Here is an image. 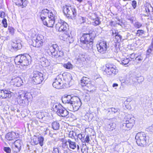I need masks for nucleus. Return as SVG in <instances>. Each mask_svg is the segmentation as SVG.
<instances>
[{"instance_id":"obj_24","label":"nucleus","mask_w":153,"mask_h":153,"mask_svg":"<svg viewBox=\"0 0 153 153\" xmlns=\"http://www.w3.org/2000/svg\"><path fill=\"white\" fill-rule=\"evenodd\" d=\"M134 125L130 123H128L126 122L123 123L121 127L123 129L125 130H128L131 129L133 126Z\"/></svg>"},{"instance_id":"obj_43","label":"nucleus","mask_w":153,"mask_h":153,"mask_svg":"<svg viewBox=\"0 0 153 153\" xmlns=\"http://www.w3.org/2000/svg\"><path fill=\"white\" fill-rule=\"evenodd\" d=\"M119 110V109L118 108H112L109 109L108 112H113L114 113H115L118 111Z\"/></svg>"},{"instance_id":"obj_61","label":"nucleus","mask_w":153,"mask_h":153,"mask_svg":"<svg viewBox=\"0 0 153 153\" xmlns=\"http://www.w3.org/2000/svg\"><path fill=\"white\" fill-rule=\"evenodd\" d=\"M85 141L87 143H88L90 141V138L88 135H87L85 138Z\"/></svg>"},{"instance_id":"obj_40","label":"nucleus","mask_w":153,"mask_h":153,"mask_svg":"<svg viewBox=\"0 0 153 153\" xmlns=\"http://www.w3.org/2000/svg\"><path fill=\"white\" fill-rule=\"evenodd\" d=\"M144 31L143 30H138L136 33V35L137 36H140L143 34Z\"/></svg>"},{"instance_id":"obj_6","label":"nucleus","mask_w":153,"mask_h":153,"mask_svg":"<svg viewBox=\"0 0 153 153\" xmlns=\"http://www.w3.org/2000/svg\"><path fill=\"white\" fill-rule=\"evenodd\" d=\"M148 137L143 132L138 133L135 136L137 144L140 146L144 147L148 144Z\"/></svg>"},{"instance_id":"obj_34","label":"nucleus","mask_w":153,"mask_h":153,"mask_svg":"<svg viewBox=\"0 0 153 153\" xmlns=\"http://www.w3.org/2000/svg\"><path fill=\"white\" fill-rule=\"evenodd\" d=\"M65 33L63 34L60 36V39L62 40L66 41L67 38V37H68V33H69L68 31L67 32H65Z\"/></svg>"},{"instance_id":"obj_53","label":"nucleus","mask_w":153,"mask_h":153,"mask_svg":"<svg viewBox=\"0 0 153 153\" xmlns=\"http://www.w3.org/2000/svg\"><path fill=\"white\" fill-rule=\"evenodd\" d=\"M79 21L81 23H84L85 21V18L82 17H80L79 18Z\"/></svg>"},{"instance_id":"obj_52","label":"nucleus","mask_w":153,"mask_h":153,"mask_svg":"<svg viewBox=\"0 0 153 153\" xmlns=\"http://www.w3.org/2000/svg\"><path fill=\"white\" fill-rule=\"evenodd\" d=\"M132 6L133 7V8L134 9H135L137 6V2L135 0H134L132 1V4H131Z\"/></svg>"},{"instance_id":"obj_50","label":"nucleus","mask_w":153,"mask_h":153,"mask_svg":"<svg viewBox=\"0 0 153 153\" xmlns=\"http://www.w3.org/2000/svg\"><path fill=\"white\" fill-rule=\"evenodd\" d=\"M115 38L117 39V41L119 42L122 39V36L120 35L119 33L118 34V35H117L116 36H115Z\"/></svg>"},{"instance_id":"obj_7","label":"nucleus","mask_w":153,"mask_h":153,"mask_svg":"<svg viewBox=\"0 0 153 153\" xmlns=\"http://www.w3.org/2000/svg\"><path fill=\"white\" fill-rule=\"evenodd\" d=\"M52 109L60 116L65 117L67 116L68 114V112L60 104L58 103H56L53 104L52 106Z\"/></svg>"},{"instance_id":"obj_12","label":"nucleus","mask_w":153,"mask_h":153,"mask_svg":"<svg viewBox=\"0 0 153 153\" xmlns=\"http://www.w3.org/2000/svg\"><path fill=\"white\" fill-rule=\"evenodd\" d=\"M106 68L105 69L104 71L107 74L115 75L117 74L118 72V70L114 65L108 63L106 65Z\"/></svg>"},{"instance_id":"obj_38","label":"nucleus","mask_w":153,"mask_h":153,"mask_svg":"<svg viewBox=\"0 0 153 153\" xmlns=\"http://www.w3.org/2000/svg\"><path fill=\"white\" fill-rule=\"evenodd\" d=\"M76 135V134L75 132H74L73 131H70L69 132L68 136L69 137H71L72 139L75 138V136Z\"/></svg>"},{"instance_id":"obj_59","label":"nucleus","mask_w":153,"mask_h":153,"mask_svg":"<svg viewBox=\"0 0 153 153\" xmlns=\"http://www.w3.org/2000/svg\"><path fill=\"white\" fill-rule=\"evenodd\" d=\"M79 57L81 60H84V59H85V56L84 54H80Z\"/></svg>"},{"instance_id":"obj_26","label":"nucleus","mask_w":153,"mask_h":153,"mask_svg":"<svg viewBox=\"0 0 153 153\" xmlns=\"http://www.w3.org/2000/svg\"><path fill=\"white\" fill-rule=\"evenodd\" d=\"M68 141L69 146L71 149H74L76 148V143L72 141L69 139H68Z\"/></svg>"},{"instance_id":"obj_48","label":"nucleus","mask_w":153,"mask_h":153,"mask_svg":"<svg viewBox=\"0 0 153 153\" xmlns=\"http://www.w3.org/2000/svg\"><path fill=\"white\" fill-rule=\"evenodd\" d=\"M112 36H116L117 35H118L119 34L118 31L117 30H112Z\"/></svg>"},{"instance_id":"obj_5","label":"nucleus","mask_w":153,"mask_h":153,"mask_svg":"<svg viewBox=\"0 0 153 153\" xmlns=\"http://www.w3.org/2000/svg\"><path fill=\"white\" fill-rule=\"evenodd\" d=\"M30 57L28 54L18 55L14 59L15 63L22 66H26L29 64Z\"/></svg>"},{"instance_id":"obj_22","label":"nucleus","mask_w":153,"mask_h":153,"mask_svg":"<svg viewBox=\"0 0 153 153\" xmlns=\"http://www.w3.org/2000/svg\"><path fill=\"white\" fill-rule=\"evenodd\" d=\"M11 47L15 51L20 49L22 48V45L20 43H17V42H12L11 44Z\"/></svg>"},{"instance_id":"obj_10","label":"nucleus","mask_w":153,"mask_h":153,"mask_svg":"<svg viewBox=\"0 0 153 153\" xmlns=\"http://www.w3.org/2000/svg\"><path fill=\"white\" fill-rule=\"evenodd\" d=\"M32 40V45L37 48L42 46L45 42L44 36L41 35H38L36 37H33Z\"/></svg>"},{"instance_id":"obj_47","label":"nucleus","mask_w":153,"mask_h":153,"mask_svg":"<svg viewBox=\"0 0 153 153\" xmlns=\"http://www.w3.org/2000/svg\"><path fill=\"white\" fill-rule=\"evenodd\" d=\"M4 150L7 153H10L11 152V149L9 147H4Z\"/></svg>"},{"instance_id":"obj_49","label":"nucleus","mask_w":153,"mask_h":153,"mask_svg":"<svg viewBox=\"0 0 153 153\" xmlns=\"http://www.w3.org/2000/svg\"><path fill=\"white\" fill-rule=\"evenodd\" d=\"M85 86V89H87V88L89 89H91L93 87V85L89 82Z\"/></svg>"},{"instance_id":"obj_33","label":"nucleus","mask_w":153,"mask_h":153,"mask_svg":"<svg viewBox=\"0 0 153 153\" xmlns=\"http://www.w3.org/2000/svg\"><path fill=\"white\" fill-rule=\"evenodd\" d=\"M47 113L45 112H38V113L37 114V117L38 118L40 119H42L43 117H45Z\"/></svg>"},{"instance_id":"obj_11","label":"nucleus","mask_w":153,"mask_h":153,"mask_svg":"<svg viewBox=\"0 0 153 153\" xmlns=\"http://www.w3.org/2000/svg\"><path fill=\"white\" fill-rule=\"evenodd\" d=\"M55 27L56 30L59 32H67L69 29L67 23L62 20H58Z\"/></svg>"},{"instance_id":"obj_2","label":"nucleus","mask_w":153,"mask_h":153,"mask_svg":"<svg viewBox=\"0 0 153 153\" xmlns=\"http://www.w3.org/2000/svg\"><path fill=\"white\" fill-rule=\"evenodd\" d=\"M94 38L91 34H83L80 38L81 47L85 49H91L92 48L93 41Z\"/></svg>"},{"instance_id":"obj_14","label":"nucleus","mask_w":153,"mask_h":153,"mask_svg":"<svg viewBox=\"0 0 153 153\" xmlns=\"http://www.w3.org/2000/svg\"><path fill=\"white\" fill-rule=\"evenodd\" d=\"M19 137L18 133L12 131L7 133L5 135L6 139L8 140H14Z\"/></svg>"},{"instance_id":"obj_28","label":"nucleus","mask_w":153,"mask_h":153,"mask_svg":"<svg viewBox=\"0 0 153 153\" xmlns=\"http://www.w3.org/2000/svg\"><path fill=\"white\" fill-rule=\"evenodd\" d=\"M61 140L62 142V147L64 149L68 148V139L66 140L62 139Z\"/></svg>"},{"instance_id":"obj_19","label":"nucleus","mask_w":153,"mask_h":153,"mask_svg":"<svg viewBox=\"0 0 153 153\" xmlns=\"http://www.w3.org/2000/svg\"><path fill=\"white\" fill-rule=\"evenodd\" d=\"M49 13V11L47 9H44L42 10L40 14V18L42 20L46 19V16H48V14Z\"/></svg>"},{"instance_id":"obj_21","label":"nucleus","mask_w":153,"mask_h":153,"mask_svg":"<svg viewBox=\"0 0 153 153\" xmlns=\"http://www.w3.org/2000/svg\"><path fill=\"white\" fill-rule=\"evenodd\" d=\"M12 81L14 82V85L17 87L21 86L22 82V79L19 77L13 79Z\"/></svg>"},{"instance_id":"obj_25","label":"nucleus","mask_w":153,"mask_h":153,"mask_svg":"<svg viewBox=\"0 0 153 153\" xmlns=\"http://www.w3.org/2000/svg\"><path fill=\"white\" fill-rule=\"evenodd\" d=\"M40 62L42 65L43 67H46L50 65L49 62L45 58L42 57L41 59Z\"/></svg>"},{"instance_id":"obj_4","label":"nucleus","mask_w":153,"mask_h":153,"mask_svg":"<svg viewBox=\"0 0 153 153\" xmlns=\"http://www.w3.org/2000/svg\"><path fill=\"white\" fill-rule=\"evenodd\" d=\"M30 96L31 95L30 93H25L24 91L19 92L17 97L18 104L23 107L26 106Z\"/></svg>"},{"instance_id":"obj_44","label":"nucleus","mask_w":153,"mask_h":153,"mask_svg":"<svg viewBox=\"0 0 153 153\" xmlns=\"http://www.w3.org/2000/svg\"><path fill=\"white\" fill-rule=\"evenodd\" d=\"M2 23L3 25V26L6 28L7 27V19H6L4 18L2 21Z\"/></svg>"},{"instance_id":"obj_58","label":"nucleus","mask_w":153,"mask_h":153,"mask_svg":"<svg viewBox=\"0 0 153 153\" xmlns=\"http://www.w3.org/2000/svg\"><path fill=\"white\" fill-rule=\"evenodd\" d=\"M1 13L0 14V17L2 18H4L5 17V13L3 11H0Z\"/></svg>"},{"instance_id":"obj_13","label":"nucleus","mask_w":153,"mask_h":153,"mask_svg":"<svg viewBox=\"0 0 153 153\" xmlns=\"http://www.w3.org/2000/svg\"><path fill=\"white\" fill-rule=\"evenodd\" d=\"M98 51L101 53L103 54L106 53L107 50V45L106 42L102 41L97 45Z\"/></svg>"},{"instance_id":"obj_62","label":"nucleus","mask_w":153,"mask_h":153,"mask_svg":"<svg viewBox=\"0 0 153 153\" xmlns=\"http://www.w3.org/2000/svg\"><path fill=\"white\" fill-rule=\"evenodd\" d=\"M77 137L79 139L81 140L83 137L82 135L80 134H78L77 135Z\"/></svg>"},{"instance_id":"obj_29","label":"nucleus","mask_w":153,"mask_h":153,"mask_svg":"<svg viewBox=\"0 0 153 153\" xmlns=\"http://www.w3.org/2000/svg\"><path fill=\"white\" fill-rule=\"evenodd\" d=\"M125 122L134 125V118L133 117H128L126 118Z\"/></svg>"},{"instance_id":"obj_63","label":"nucleus","mask_w":153,"mask_h":153,"mask_svg":"<svg viewBox=\"0 0 153 153\" xmlns=\"http://www.w3.org/2000/svg\"><path fill=\"white\" fill-rule=\"evenodd\" d=\"M118 86V85L116 83H114L113 84L112 86L113 87H117Z\"/></svg>"},{"instance_id":"obj_56","label":"nucleus","mask_w":153,"mask_h":153,"mask_svg":"<svg viewBox=\"0 0 153 153\" xmlns=\"http://www.w3.org/2000/svg\"><path fill=\"white\" fill-rule=\"evenodd\" d=\"M148 131L152 133H153V124L148 127Z\"/></svg>"},{"instance_id":"obj_41","label":"nucleus","mask_w":153,"mask_h":153,"mask_svg":"<svg viewBox=\"0 0 153 153\" xmlns=\"http://www.w3.org/2000/svg\"><path fill=\"white\" fill-rule=\"evenodd\" d=\"M64 67L67 69H71L72 68V65L69 62H68L66 64L64 65Z\"/></svg>"},{"instance_id":"obj_18","label":"nucleus","mask_w":153,"mask_h":153,"mask_svg":"<svg viewBox=\"0 0 153 153\" xmlns=\"http://www.w3.org/2000/svg\"><path fill=\"white\" fill-rule=\"evenodd\" d=\"M11 93L10 91L8 90H2L0 91V98H6L7 97H10L11 96Z\"/></svg>"},{"instance_id":"obj_16","label":"nucleus","mask_w":153,"mask_h":153,"mask_svg":"<svg viewBox=\"0 0 153 153\" xmlns=\"http://www.w3.org/2000/svg\"><path fill=\"white\" fill-rule=\"evenodd\" d=\"M62 80L59 76H57L55 79L53 83V86L58 89H59L61 88V83Z\"/></svg>"},{"instance_id":"obj_20","label":"nucleus","mask_w":153,"mask_h":153,"mask_svg":"<svg viewBox=\"0 0 153 153\" xmlns=\"http://www.w3.org/2000/svg\"><path fill=\"white\" fill-rule=\"evenodd\" d=\"M14 144L15 147L16 148V152H19L21 150V146L22 144V140H16L14 141Z\"/></svg>"},{"instance_id":"obj_37","label":"nucleus","mask_w":153,"mask_h":153,"mask_svg":"<svg viewBox=\"0 0 153 153\" xmlns=\"http://www.w3.org/2000/svg\"><path fill=\"white\" fill-rule=\"evenodd\" d=\"M130 61V60L128 58H124L122 59L121 63L123 65H126L129 63Z\"/></svg>"},{"instance_id":"obj_15","label":"nucleus","mask_w":153,"mask_h":153,"mask_svg":"<svg viewBox=\"0 0 153 153\" xmlns=\"http://www.w3.org/2000/svg\"><path fill=\"white\" fill-rule=\"evenodd\" d=\"M44 138L42 136H34L33 137L32 143L34 145H37L39 144L41 146L43 145Z\"/></svg>"},{"instance_id":"obj_60","label":"nucleus","mask_w":153,"mask_h":153,"mask_svg":"<svg viewBox=\"0 0 153 153\" xmlns=\"http://www.w3.org/2000/svg\"><path fill=\"white\" fill-rule=\"evenodd\" d=\"M53 152V153H61L60 152H59V149L57 148H54Z\"/></svg>"},{"instance_id":"obj_39","label":"nucleus","mask_w":153,"mask_h":153,"mask_svg":"<svg viewBox=\"0 0 153 153\" xmlns=\"http://www.w3.org/2000/svg\"><path fill=\"white\" fill-rule=\"evenodd\" d=\"M83 97L84 100L85 101H88L90 99V96L88 94H86L83 95Z\"/></svg>"},{"instance_id":"obj_8","label":"nucleus","mask_w":153,"mask_h":153,"mask_svg":"<svg viewBox=\"0 0 153 153\" xmlns=\"http://www.w3.org/2000/svg\"><path fill=\"white\" fill-rule=\"evenodd\" d=\"M63 11L68 17L75 18L77 15L76 10L74 7L65 5L63 7Z\"/></svg>"},{"instance_id":"obj_23","label":"nucleus","mask_w":153,"mask_h":153,"mask_svg":"<svg viewBox=\"0 0 153 153\" xmlns=\"http://www.w3.org/2000/svg\"><path fill=\"white\" fill-rule=\"evenodd\" d=\"M91 14L92 16H94L96 17L95 19V21L94 22H92V25L95 26H97L98 25H99L101 22L100 21L99 18L97 17H96V15L94 13H91ZM91 19L93 20H94V18H91Z\"/></svg>"},{"instance_id":"obj_64","label":"nucleus","mask_w":153,"mask_h":153,"mask_svg":"<svg viewBox=\"0 0 153 153\" xmlns=\"http://www.w3.org/2000/svg\"><path fill=\"white\" fill-rule=\"evenodd\" d=\"M114 133H115L116 134H118L119 132V131L118 130H115L114 131Z\"/></svg>"},{"instance_id":"obj_42","label":"nucleus","mask_w":153,"mask_h":153,"mask_svg":"<svg viewBox=\"0 0 153 153\" xmlns=\"http://www.w3.org/2000/svg\"><path fill=\"white\" fill-rule=\"evenodd\" d=\"M130 102V99H127L124 102V104L125 105L126 107L128 109H130L131 108L130 106L127 105V104H128V102Z\"/></svg>"},{"instance_id":"obj_31","label":"nucleus","mask_w":153,"mask_h":153,"mask_svg":"<svg viewBox=\"0 0 153 153\" xmlns=\"http://www.w3.org/2000/svg\"><path fill=\"white\" fill-rule=\"evenodd\" d=\"M116 125L115 123H111L107 126V128L108 131H111L116 128Z\"/></svg>"},{"instance_id":"obj_55","label":"nucleus","mask_w":153,"mask_h":153,"mask_svg":"<svg viewBox=\"0 0 153 153\" xmlns=\"http://www.w3.org/2000/svg\"><path fill=\"white\" fill-rule=\"evenodd\" d=\"M135 59L137 61H138V62H141L142 60V59L141 56H138L136 57Z\"/></svg>"},{"instance_id":"obj_35","label":"nucleus","mask_w":153,"mask_h":153,"mask_svg":"<svg viewBox=\"0 0 153 153\" xmlns=\"http://www.w3.org/2000/svg\"><path fill=\"white\" fill-rule=\"evenodd\" d=\"M68 37H67L66 41L69 43H72L73 42L74 40L72 35L71 33H68Z\"/></svg>"},{"instance_id":"obj_17","label":"nucleus","mask_w":153,"mask_h":153,"mask_svg":"<svg viewBox=\"0 0 153 153\" xmlns=\"http://www.w3.org/2000/svg\"><path fill=\"white\" fill-rule=\"evenodd\" d=\"M55 16L52 12H50L48 14V19L49 22L48 24V27H52L55 22Z\"/></svg>"},{"instance_id":"obj_51","label":"nucleus","mask_w":153,"mask_h":153,"mask_svg":"<svg viewBox=\"0 0 153 153\" xmlns=\"http://www.w3.org/2000/svg\"><path fill=\"white\" fill-rule=\"evenodd\" d=\"M42 21L44 25L48 27V24L49 22V19H45Z\"/></svg>"},{"instance_id":"obj_3","label":"nucleus","mask_w":153,"mask_h":153,"mask_svg":"<svg viewBox=\"0 0 153 153\" xmlns=\"http://www.w3.org/2000/svg\"><path fill=\"white\" fill-rule=\"evenodd\" d=\"M45 48L48 52H50L49 55L53 57L57 58L62 57L64 55L63 51L60 49L57 45H53L51 46L48 45Z\"/></svg>"},{"instance_id":"obj_36","label":"nucleus","mask_w":153,"mask_h":153,"mask_svg":"<svg viewBox=\"0 0 153 153\" xmlns=\"http://www.w3.org/2000/svg\"><path fill=\"white\" fill-rule=\"evenodd\" d=\"M135 80L138 82L139 84H141L144 81V78L142 76L139 77H136L135 78Z\"/></svg>"},{"instance_id":"obj_30","label":"nucleus","mask_w":153,"mask_h":153,"mask_svg":"<svg viewBox=\"0 0 153 153\" xmlns=\"http://www.w3.org/2000/svg\"><path fill=\"white\" fill-rule=\"evenodd\" d=\"M52 128L55 130H58L59 127V125L57 121H55L52 123Z\"/></svg>"},{"instance_id":"obj_45","label":"nucleus","mask_w":153,"mask_h":153,"mask_svg":"<svg viewBox=\"0 0 153 153\" xmlns=\"http://www.w3.org/2000/svg\"><path fill=\"white\" fill-rule=\"evenodd\" d=\"M134 26L136 28H139L140 27L142 26V25L141 23L139 22H136L134 24Z\"/></svg>"},{"instance_id":"obj_46","label":"nucleus","mask_w":153,"mask_h":153,"mask_svg":"<svg viewBox=\"0 0 153 153\" xmlns=\"http://www.w3.org/2000/svg\"><path fill=\"white\" fill-rule=\"evenodd\" d=\"M8 30L9 31V33L12 35H13L14 33V29L13 27H10L9 26H8Z\"/></svg>"},{"instance_id":"obj_54","label":"nucleus","mask_w":153,"mask_h":153,"mask_svg":"<svg viewBox=\"0 0 153 153\" xmlns=\"http://www.w3.org/2000/svg\"><path fill=\"white\" fill-rule=\"evenodd\" d=\"M81 151L82 153H88V149L86 147L82 148Z\"/></svg>"},{"instance_id":"obj_9","label":"nucleus","mask_w":153,"mask_h":153,"mask_svg":"<svg viewBox=\"0 0 153 153\" xmlns=\"http://www.w3.org/2000/svg\"><path fill=\"white\" fill-rule=\"evenodd\" d=\"M44 74L37 71L33 72L32 77V82L35 84H40L43 81L45 78Z\"/></svg>"},{"instance_id":"obj_57","label":"nucleus","mask_w":153,"mask_h":153,"mask_svg":"<svg viewBox=\"0 0 153 153\" xmlns=\"http://www.w3.org/2000/svg\"><path fill=\"white\" fill-rule=\"evenodd\" d=\"M136 55L134 53H132L130 55L129 57L131 59V60H130V61L132 60L133 59H134V58L135 57Z\"/></svg>"},{"instance_id":"obj_1","label":"nucleus","mask_w":153,"mask_h":153,"mask_svg":"<svg viewBox=\"0 0 153 153\" xmlns=\"http://www.w3.org/2000/svg\"><path fill=\"white\" fill-rule=\"evenodd\" d=\"M62 100L64 103L70 104L69 110L72 111L78 110L82 105L80 99L76 97H72L70 95H64Z\"/></svg>"},{"instance_id":"obj_32","label":"nucleus","mask_w":153,"mask_h":153,"mask_svg":"<svg viewBox=\"0 0 153 153\" xmlns=\"http://www.w3.org/2000/svg\"><path fill=\"white\" fill-rule=\"evenodd\" d=\"M25 0H13V1L15 3L16 5L19 6L23 5L24 2Z\"/></svg>"},{"instance_id":"obj_27","label":"nucleus","mask_w":153,"mask_h":153,"mask_svg":"<svg viewBox=\"0 0 153 153\" xmlns=\"http://www.w3.org/2000/svg\"><path fill=\"white\" fill-rule=\"evenodd\" d=\"M88 82L89 79L86 77H83L81 80V85L82 87H84Z\"/></svg>"}]
</instances>
